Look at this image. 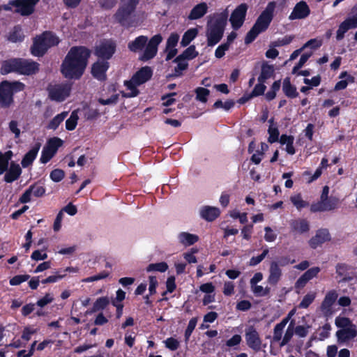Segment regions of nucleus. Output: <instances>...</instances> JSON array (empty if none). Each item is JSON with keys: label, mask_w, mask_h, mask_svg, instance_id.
Returning a JSON list of instances; mask_svg holds the SVG:
<instances>
[{"label": "nucleus", "mask_w": 357, "mask_h": 357, "mask_svg": "<svg viewBox=\"0 0 357 357\" xmlns=\"http://www.w3.org/2000/svg\"><path fill=\"white\" fill-rule=\"evenodd\" d=\"M91 55V50L86 46L70 47L61 65L63 76L70 79H79L86 70Z\"/></svg>", "instance_id": "nucleus-1"}, {"label": "nucleus", "mask_w": 357, "mask_h": 357, "mask_svg": "<svg viewBox=\"0 0 357 357\" xmlns=\"http://www.w3.org/2000/svg\"><path fill=\"white\" fill-rule=\"evenodd\" d=\"M25 87V84L20 81H2L0 83V107L9 108L14 103V95L23 91Z\"/></svg>", "instance_id": "nucleus-5"}, {"label": "nucleus", "mask_w": 357, "mask_h": 357, "mask_svg": "<svg viewBox=\"0 0 357 357\" xmlns=\"http://www.w3.org/2000/svg\"><path fill=\"white\" fill-rule=\"evenodd\" d=\"M310 14V9L304 1L298 2L289 16L290 20H301L307 17Z\"/></svg>", "instance_id": "nucleus-17"}, {"label": "nucleus", "mask_w": 357, "mask_h": 357, "mask_svg": "<svg viewBox=\"0 0 357 357\" xmlns=\"http://www.w3.org/2000/svg\"><path fill=\"white\" fill-rule=\"evenodd\" d=\"M166 291L162 294V296L166 295L167 293H172L176 288L174 276H169L166 281Z\"/></svg>", "instance_id": "nucleus-59"}, {"label": "nucleus", "mask_w": 357, "mask_h": 357, "mask_svg": "<svg viewBox=\"0 0 357 357\" xmlns=\"http://www.w3.org/2000/svg\"><path fill=\"white\" fill-rule=\"evenodd\" d=\"M168 269V265L166 262L152 263L148 265L146 270L147 272L158 271L164 273Z\"/></svg>", "instance_id": "nucleus-42"}, {"label": "nucleus", "mask_w": 357, "mask_h": 357, "mask_svg": "<svg viewBox=\"0 0 357 357\" xmlns=\"http://www.w3.org/2000/svg\"><path fill=\"white\" fill-rule=\"evenodd\" d=\"M208 10V6L205 2L197 4L191 10L188 18L190 20H198L202 17Z\"/></svg>", "instance_id": "nucleus-30"}, {"label": "nucleus", "mask_w": 357, "mask_h": 357, "mask_svg": "<svg viewBox=\"0 0 357 357\" xmlns=\"http://www.w3.org/2000/svg\"><path fill=\"white\" fill-rule=\"evenodd\" d=\"M40 0H10L9 4L15 8V13L22 16H29L33 13Z\"/></svg>", "instance_id": "nucleus-8"}, {"label": "nucleus", "mask_w": 357, "mask_h": 357, "mask_svg": "<svg viewBox=\"0 0 357 357\" xmlns=\"http://www.w3.org/2000/svg\"><path fill=\"white\" fill-rule=\"evenodd\" d=\"M162 40V37L160 33L153 36L149 40H148L144 52L139 58L140 60L147 61L153 59L157 54L158 47Z\"/></svg>", "instance_id": "nucleus-11"}, {"label": "nucleus", "mask_w": 357, "mask_h": 357, "mask_svg": "<svg viewBox=\"0 0 357 357\" xmlns=\"http://www.w3.org/2000/svg\"><path fill=\"white\" fill-rule=\"evenodd\" d=\"M153 75V71L149 66H144L137 70L133 75V80L137 84H142L149 81Z\"/></svg>", "instance_id": "nucleus-21"}, {"label": "nucleus", "mask_w": 357, "mask_h": 357, "mask_svg": "<svg viewBox=\"0 0 357 357\" xmlns=\"http://www.w3.org/2000/svg\"><path fill=\"white\" fill-rule=\"evenodd\" d=\"M139 2V0H121L119 8L135 12Z\"/></svg>", "instance_id": "nucleus-47"}, {"label": "nucleus", "mask_w": 357, "mask_h": 357, "mask_svg": "<svg viewBox=\"0 0 357 357\" xmlns=\"http://www.w3.org/2000/svg\"><path fill=\"white\" fill-rule=\"evenodd\" d=\"M22 173L21 167L18 164L12 162L9 169L4 176V181L6 183H12L17 180Z\"/></svg>", "instance_id": "nucleus-29"}, {"label": "nucleus", "mask_w": 357, "mask_h": 357, "mask_svg": "<svg viewBox=\"0 0 357 357\" xmlns=\"http://www.w3.org/2000/svg\"><path fill=\"white\" fill-rule=\"evenodd\" d=\"M40 64L31 59L15 58L2 63L1 73L2 75L16 73L19 75H32L39 71Z\"/></svg>", "instance_id": "nucleus-2"}, {"label": "nucleus", "mask_w": 357, "mask_h": 357, "mask_svg": "<svg viewBox=\"0 0 357 357\" xmlns=\"http://www.w3.org/2000/svg\"><path fill=\"white\" fill-rule=\"evenodd\" d=\"M8 41L11 43H21L24 39V34L21 25L17 24L10 31L7 36Z\"/></svg>", "instance_id": "nucleus-31"}, {"label": "nucleus", "mask_w": 357, "mask_h": 357, "mask_svg": "<svg viewBox=\"0 0 357 357\" xmlns=\"http://www.w3.org/2000/svg\"><path fill=\"white\" fill-rule=\"evenodd\" d=\"M321 269L319 267L315 266L309 268L303 275L307 279V280L310 281V280L317 277Z\"/></svg>", "instance_id": "nucleus-61"}, {"label": "nucleus", "mask_w": 357, "mask_h": 357, "mask_svg": "<svg viewBox=\"0 0 357 357\" xmlns=\"http://www.w3.org/2000/svg\"><path fill=\"white\" fill-rule=\"evenodd\" d=\"M335 325L338 328H341V329L347 328L348 327L352 326L354 325L349 318L345 317H337L335 319Z\"/></svg>", "instance_id": "nucleus-48"}, {"label": "nucleus", "mask_w": 357, "mask_h": 357, "mask_svg": "<svg viewBox=\"0 0 357 357\" xmlns=\"http://www.w3.org/2000/svg\"><path fill=\"white\" fill-rule=\"evenodd\" d=\"M109 67V62L107 61H97L93 63L91 67V74L93 77L104 81L107 78L106 72Z\"/></svg>", "instance_id": "nucleus-18"}, {"label": "nucleus", "mask_w": 357, "mask_h": 357, "mask_svg": "<svg viewBox=\"0 0 357 357\" xmlns=\"http://www.w3.org/2000/svg\"><path fill=\"white\" fill-rule=\"evenodd\" d=\"M178 239L180 243L186 247L197 243L199 241V236L196 234L183 231L178 234Z\"/></svg>", "instance_id": "nucleus-33"}, {"label": "nucleus", "mask_w": 357, "mask_h": 357, "mask_svg": "<svg viewBox=\"0 0 357 357\" xmlns=\"http://www.w3.org/2000/svg\"><path fill=\"white\" fill-rule=\"evenodd\" d=\"M331 240V236L328 229H319L314 236L309 240V245L312 249H316L326 242Z\"/></svg>", "instance_id": "nucleus-15"}, {"label": "nucleus", "mask_w": 357, "mask_h": 357, "mask_svg": "<svg viewBox=\"0 0 357 357\" xmlns=\"http://www.w3.org/2000/svg\"><path fill=\"white\" fill-rule=\"evenodd\" d=\"M176 92H172L163 95L161 97V100L164 101L162 105L165 107H169L173 105L176 102V99L174 98L173 96H176Z\"/></svg>", "instance_id": "nucleus-58"}, {"label": "nucleus", "mask_w": 357, "mask_h": 357, "mask_svg": "<svg viewBox=\"0 0 357 357\" xmlns=\"http://www.w3.org/2000/svg\"><path fill=\"white\" fill-rule=\"evenodd\" d=\"M220 211L218 208L213 206H204L200 211L201 217L208 221L212 222L215 220L219 215Z\"/></svg>", "instance_id": "nucleus-27"}, {"label": "nucleus", "mask_w": 357, "mask_h": 357, "mask_svg": "<svg viewBox=\"0 0 357 357\" xmlns=\"http://www.w3.org/2000/svg\"><path fill=\"white\" fill-rule=\"evenodd\" d=\"M315 296L312 294H307L303 298L301 302L300 303L298 307L300 308H307L310 306V305L314 301Z\"/></svg>", "instance_id": "nucleus-60"}, {"label": "nucleus", "mask_w": 357, "mask_h": 357, "mask_svg": "<svg viewBox=\"0 0 357 357\" xmlns=\"http://www.w3.org/2000/svg\"><path fill=\"white\" fill-rule=\"evenodd\" d=\"M340 199L331 196L324 202L312 203L310 206V211L312 213L330 211L337 208L340 204Z\"/></svg>", "instance_id": "nucleus-14"}, {"label": "nucleus", "mask_w": 357, "mask_h": 357, "mask_svg": "<svg viewBox=\"0 0 357 357\" xmlns=\"http://www.w3.org/2000/svg\"><path fill=\"white\" fill-rule=\"evenodd\" d=\"M291 203L296 207L298 210H301L303 208L308 206L309 203L306 201H304L302 199V196L301 194H297L294 196H291L290 198Z\"/></svg>", "instance_id": "nucleus-44"}, {"label": "nucleus", "mask_w": 357, "mask_h": 357, "mask_svg": "<svg viewBox=\"0 0 357 357\" xmlns=\"http://www.w3.org/2000/svg\"><path fill=\"white\" fill-rule=\"evenodd\" d=\"M29 189H31V192L36 197H40L45 193V188L37 183L31 185Z\"/></svg>", "instance_id": "nucleus-55"}, {"label": "nucleus", "mask_w": 357, "mask_h": 357, "mask_svg": "<svg viewBox=\"0 0 357 357\" xmlns=\"http://www.w3.org/2000/svg\"><path fill=\"white\" fill-rule=\"evenodd\" d=\"M248 6L245 3H242L232 11L229 22L234 30H238L244 24L245 20Z\"/></svg>", "instance_id": "nucleus-10"}, {"label": "nucleus", "mask_w": 357, "mask_h": 357, "mask_svg": "<svg viewBox=\"0 0 357 357\" xmlns=\"http://www.w3.org/2000/svg\"><path fill=\"white\" fill-rule=\"evenodd\" d=\"M275 74L274 66L267 61H263L261 65V73L258 77L259 82H266L267 79L273 77Z\"/></svg>", "instance_id": "nucleus-22"}, {"label": "nucleus", "mask_w": 357, "mask_h": 357, "mask_svg": "<svg viewBox=\"0 0 357 357\" xmlns=\"http://www.w3.org/2000/svg\"><path fill=\"white\" fill-rule=\"evenodd\" d=\"M165 347L171 351H176L179 347V342L174 338L169 337L165 341Z\"/></svg>", "instance_id": "nucleus-64"}, {"label": "nucleus", "mask_w": 357, "mask_h": 357, "mask_svg": "<svg viewBox=\"0 0 357 357\" xmlns=\"http://www.w3.org/2000/svg\"><path fill=\"white\" fill-rule=\"evenodd\" d=\"M294 324V321H291L286 331V333H285L282 340L280 346H284V345L287 344L292 338L293 335H294V330H293Z\"/></svg>", "instance_id": "nucleus-51"}, {"label": "nucleus", "mask_w": 357, "mask_h": 357, "mask_svg": "<svg viewBox=\"0 0 357 357\" xmlns=\"http://www.w3.org/2000/svg\"><path fill=\"white\" fill-rule=\"evenodd\" d=\"M357 28V14L351 17H347L339 25L336 32V40H342L344 38L345 33L351 29Z\"/></svg>", "instance_id": "nucleus-16"}, {"label": "nucleus", "mask_w": 357, "mask_h": 357, "mask_svg": "<svg viewBox=\"0 0 357 357\" xmlns=\"http://www.w3.org/2000/svg\"><path fill=\"white\" fill-rule=\"evenodd\" d=\"M228 12L227 10L215 13L207 23V44L208 46H214L222 39L227 24Z\"/></svg>", "instance_id": "nucleus-3"}, {"label": "nucleus", "mask_w": 357, "mask_h": 357, "mask_svg": "<svg viewBox=\"0 0 357 357\" xmlns=\"http://www.w3.org/2000/svg\"><path fill=\"white\" fill-rule=\"evenodd\" d=\"M177 66L174 68V76L180 77L183 75V71L188 68V63L185 60L174 61Z\"/></svg>", "instance_id": "nucleus-53"}, {"label": "nucleus", "mask_w": 357, "mask_h": 357, "mask_svg": "<svg viewBox=\"0 0 357 357\" xmlns=\"http://www.w3.org/2000/svg\"><path fill=\"white\" fill-rule=\"evenodd\" d=\"M245 339L248 347L258 352L261 349V339L254 326H248L245 330Z\"/></svg>", "instance_id": "nucleus-13"}, {"label": "nucleus", "mask_w": 357, "mask_h": 357, "mask_svg": "<svg viewBox=\"0 0 357 357\" xmlns=\"http://www.w3.org/2000/svg\"><path fill=\"white\" fill-rule=\"evenodd\" d=\"M294 38V36L287 35L284 37H283L282 38L278 39L274 43V46L281 47V46H284V45H289L292 42Z\"/></svg>", "instance_id": "nucleus-62"}, {"label": "nucleus", "mask_w": 357, "mask_h": 357, "mask_svg": "<svg viewBox=\"0 0 357 357\" xmlns=\"http://www.w3.org/2000/svg\"><path fill=\"white\" fill-rule=\"evenodd\" d=\"M65 176V172L61 169H55L50 172V178L56 183L60 182Z\"/></svg>", "instance_id": "nucleus-57"}, {"label": "nucleus", "mask_w": 357, "mask_h": 357, "mask_svg": "<svg viewBox=\"0 0 357 357\" xmlns=\"http://www.w3.org/2000/svg\"><path fill=\"white\" fill-rule=\"evenodd\" d=\"M198 318L197 317H192L188 322V325L184 333V337L185 342H188L195 330L197 323Z\"/></svg>", "instance_id": "nucleus-46"}, {"label": "nucleus", "mask_w": 357, "mask_h": 357, "mask_svg": "<svg viewBox=\"0 0 357 357\" xmlns=\"http://www.w3.org/2000/svg\"><path fill=\"white\" fill-rule=\"evenodd\" d=\"M162 40V37L160 33L153 36L149 40H148L144 52L139 58L140 60L147 61L153 59L157 54L158 47Z\"/></svg>", "instance_id": "nucleus-12"}, {"label": "nucleus", "mask_w": 357, "mask_h": 357, "mask_svg": "<svg viewBox=\"0 0 357 357\" xmlns=\"http://www.w3.org/2000/svg\"><path fill=\"white\" fill-rule=\"evenodd\" d=\"M355 82L354 77H349V79H342L337 82L334 87V91H337L346 89L349 83H354Z\"/></svg>", "instance_id": "nucleus-56"}, {"label": "nucleus", "mask_w": 357, "mask_h": 357, "mask_svg": "<svg viewBox=\"0 0 357 357\" xmlns=\"http://www.w3.org/2000/svg\"><path fill=\"white\" fill-rule=\"evenodd\" d=\"M196 94V100L206 103L208 100V96L210 95V91L204 87H197L195 90Z\"/></svg>", "instance_id": "nucleus-41"}, {"label": "nucleus", "mask_w": 357, "mask_h": 357, "mask_svg": "<svg viewBox=\"0 0 357 357\" xmlns=\"http://www.w3.org/2000/svg\"><path fill=\"white\" fill-rule=\"evenodd\" d=\"M109 303V298L107 296L99 297L93 303L92 307L86 311V314H92L100 310H105Z\"/></svg>", "instance_id": "nucleus-34"}, {"label": "nucleus", "mask_w": 357, "mask_h": 357, "mask_svg": "<svg viewBox=\"0 0 357 357\" xmlns=\"http://www.w3.org/2000/svg\"><path fill=\"white\" fill-rule=\"evenodd\" d=\"M275 7L276 3L275 1L269 2L258 17L260 18V20H262L268 24H271L273 19Z\"/></svg>", "instance_id": "nucleus-32"}, {"label": "nucleus", "mask_w": 357, "mask_h": 357, "mask_svg": "<svg viewBox=\"0 0 357 357\" xmlns=\"http://www.w3.org/2000/svg\"><path fill=\"white\" fill-rule=\"evenodd\" d=\"M294 313V311L291 310L285 318L275 326L273 337L274 342H279L282 339L283 330Z\"/></svg>", "instance_id": "nucleus-24"}, {"label": "nucleus", "mask_w": 357, "mask_h": 357, "mask_svg": "<svg viewBox=\"0 0 357 357\" xmlns=\"http://www.w3.org/2000/svg\"><path fill=\"white\" fill-rule=\"evenodd\" d=\"M40 148V144L36 143L35 145L24 155L21 164L24 168L30 166L36 159L38 151Z\"/></svg>", "instance_id": "nucleus-25"}, {"label": "nucleus", "mask_w": 357, "mask_h": 357, "mask_svg": "<svg viewBox=\"0 0 357 357\" xmlns=\"http://www.w3.org/2000/svg\"><path fill=\"white\" fill-rule=\"evenodd\" d=\"M63 144V141L61 139L57 137H54L47 141V145L45 146L53 151L54 153H56L59 148L61 147Z\"/></svg>", "instance_id": "nucleus-43"}, {"label": "nucleus", "mask_w": 357, "mask_h": 357, "mask_svg": "<svg viewBox=\"0 0 357 357\" xmlns=\"http://www.w3.org/2000/svg\"><path fill=\"white\" fill-rule=\"evenodd\" d=\"M357 335V329L355 325L347 328L340 329L336 332V336L339 342H344L354 339Z\"/></svg>", "instance_id": "nucleus-20"}, {"label": "nucleus", "mask_w": 357, "mask_h": 357, "mask_svg": "<svg viewBox=\"0 0 357 357\" xmlns=\"http://www.w3.org/2000/svg\"><path fill=\"white\" fill-rule=\"evenodd\" d=\"M262 33L261 31H259V30L255 27L254 25L250 29V30L247 33L245 39L244 43L245 45H249L252 43L258 36L259 34Z\"/></svg>", "instance_id": "nucleus-45"}, {"label": "nucleus", "mask_w": 357, "mask_h": 357, "mask_svg": "<svg viewBox=\"0 0 357 357\" xmlns=\"http://www.w3.org/2000/svg\"><path fill=\"white\" fill-rule=\"evenodd\" d=\"M282 89L284 94L289 98L294 99L299 96L296 86L291 83L288 77L283 79Z\"/></svg>", "instance_id": "nucleus-26"}, {"label": "nucleus", "mask_w": 357, "mask_h": 357, "mask_svg": "<svg viewBox=\"0 0 357 357\" xmlns=\"http://www.w3.org/2000/svg\"><path fill=\"white\" fill-rule=\"evenodd\" d=\"M68 115L67 112H63L55 116L47 124L46 128L49 130H56Z\"/></svg>", "instance_id": "nucleus-38"}, {"label": "nucleus", "mask_w": 357, "mask_h": 357, "mask_svg": "<svg viewBox=\"0 0 357 357\" xmlns=\"http://www.w3.org/2000/svg\"><path fill=\"white\" fill-rule=\"evenodd\" d=\"M78 116L73 112L70 116L66 121V129L72 131L75 129L77 125Z\"/></svg>", "instance_id": "nucleus-49"}, {"label": "nucleus", "mask_w": 357, "mask_h": 357, "mask_svg": "<svg viewBox=\"0 0 357 357\" xmlns=\"http://www.w3.org/2000/svg\"><path fill=\"white\" fill-rule=\"evenodd\" d=\"M199 53L196 50L195 45H190L186 48L181 54L176 56L174 61L179 60H192L198 56Z\"/></svg>", "instance_id": "nucleus-35"}, {"label": "nucleus", "mask_w": 357, "mask_h": 357, "mask_svg": "<svg viewBox=\"0 0 357 357\" xmlns=\"http://www.w3.org/2000/svg\"><path fill=\"white\" fill-rule=\"evenodd\" d=\"M273 121H274L273 118H271L268 121V122L271 123V125L268 129V132L269 134L268 141L271 144L278 142L279 139V135H280V132H279L278 127H276V126L273 127Z\"/></svg>", "instance_id": "nucleus-39"}, {"label": "nucleus", "mask_w": 357, "mask_h": 357, "mask_svg": "<svg viewBox=\"0 0 357 357\" xmlns=\"http://www.w3.org/2000/svg\"><path fill=\"white\" fill-rule=\"evenodd\" d=\"M147 42V36H139L135 38L134 40H132L128 43V48L132 52H138L145 49Z\"/></svg>", "instance_id": "nucleus-23"}, {"label": "nucleus", "mask_w": 357, "mask_h": 357, "mask_svg": "<svg viewBox=\"0 0 357 357\" xmlns=\"http://www.w3.org/2000/svg\"><path fill=\"white\" fill-rule=\"evenodd\" d=\"M55 154L56 153H54L47 147L44 146L40 158V162L43 164L47 163L54 156Z\"/></svg>", "instance_id": "nucleus-50"}, {"label": "nucleus", "mask_w": 357, "mask_h": 357, "mask_svg": "<svg viewBox=\"0 0 357 357\" xmlns=\"http://www.w3.org/2000/svg\"><path fill=\"white\" fill-rule=\"evenodd\" d=\"M71 89L72 84L69 82L50 85L47 87L48 96L50 100L61 102L70 96Z\"/></svg>", "instance_id": "nucleus-6"}, {"label": "nucleus", "mask_w": 357, "mask_h": 357, "mask_svg": "<svg viewBox=\"0 0 357 357\" xmlns=\"http://www.w3.org/2000/svg\"><path fill=\"white\" fill-rule=\"evenodd\" d=\"M116 50V44L112 39L103 40L95 48V55L104 61L110 59Z\"/></svg>", "instance_id": "nucleus-7"}, {"label": "nucleus", "mask_w": 357, "mask_h": 357, "mask_svg": "<svg viewBox=\"0 0 357 357\" xmlns=\"http://www.w3.org/2000/svg\"><path fill=\"white\" fill-rule=\"evenodd\" d=\"M124 85L126 86L128 90H130V92L121 91V96L123 98H134L139 95V91L137 88V86L140 84H137L136 81L133 80V77H131L130 80H126L124 82Z\"/></svg>", "instance_id": "nucleus-28"}, {"label": "nucleus", "mask_w": 357, "mask_h": 357, "mask_svg": "<svg viewBox=\"0 0 357 357\" xmlns=\"http://www.w3.org/2000/svg\"><path fill=\"white\" fill-rule=\"evenodd\" d=\"M198 30L196 28H192L187 30L182 36L181 45L182 47L188 46L197 36Z\"/></svg>", "instance_id": "nucleus-37"}, {"label": "nucleus", "mask_w": 357, "mask_h": 357, "mask_svg": "<svg viewBox=\"0 0 357 357\" xmlns=\"http://www.w3.org/2000/svg\"><path fill=\"white\" fill-rule=\"evenodd\" d=\"M293 231H298L301 234L307 232L310 230V225L307 220L301 219L294 220L291 224Z\"/></svg>", "instance_id": "nucleus-36"}, {"label": "nucleus", "mask_w": 357, "mask_h": 357, "mask_svg": "<svg viewBox=\"0 0 357 357\" xmlns=\"http://www.w3.org/2000/svg\"><path fill=\"white\" fill-rule=\"evenodd\" d=\"M30 278V275L28 274L24 275H17L10 279L9 283L11 286L20 285L24 282L27 281Z\"/></svg>", "instance_id": "nucleus-52"}, {"label": "nucleus", "mask_w": 357, "mask_h": 357, "mask_svg": "<svg viewBox=\"0 0 357 357\" xmlns=\"http://www.w3.org/2000/svg\"><path fill=\"white\" fill-rule=\"evenodd\" d=\"M13 155L11 151H8L4 154L0 153V174L7 171L9 160Z\"/></svg>", "instance_id": "nucleus-40"}, {"label": "nucleus", "mask_w": 357, "mask_h": 357, "mask_svg": "<svg viewBox=\"0 0 357 357\" xmlns=\"http://www.w3.org/2000/svg\"><path fill=\"white\" fill-rule=\"evenodd\" d=\"M268 249L266 248L263 250L262 253L258 256L252 257L249 261V265L251 266H255L261 263L264 258L267 256L268 254Z\"/></svg>", "instance_id": "nucleus-54"}, {"label": "nucleus", "mask_w": 357, "mask_h": 357, "mask_svg": "<svg viewBox=\"0 0 357 357\" xmlns=\"http://www.w3.org/2000/svg\"><path fill=\"white\" fill-rule=\"evenodd\" d=\"M321 81V77L319 75H318L317 76H314L312 79H308V78L303 79V82L305 84L308 85L310 87H312V89L313 87L318 86L320 84Z\"/></svg>", "instance_id": "nucleus-63"}, {"label": "nucleus", "mask_w": 357, "mask_h": 357, "mask_svg": "<svg viewBox=\"0 0 357 357\" xmlns=\"http://www.w3.org/2000/svg\"><path fill=\"white\" fill-rule=\"evenodd\" d=\"M135 11L126 10L122 8L117 9L113 15V18L116 22L121 26L129 29L135 25Z\"/></svg>", "instance_id": "nucleus-9"}, {"label": "nucleus", "mask_w": 357, "mask_h": 357, "mask_svg": "<svg viewBox=\"0 0 357 357\" xmlns=\"http://www.w3.org/2000/svg\"><path fill=\"white\" fill-rule=\"evenodd\" d=\"M59 43V37L54 32L45 31L33 38L30 51L34 56H43L50 48L58 45Z\"/></svg>", "instance_id": "nucleus-4"}, {"label": "nucleus", "mask_w": 357, "mask_h": 357, "mask_svg": "<svg viewBox=\"0 0 357 357\" xmlns=\"http://www.w3.org/2000/svg\"><path fill=\"white\" fill-rule=\"evenodd\" d=\"M282 276V271L280 267H279L278 263L276 261H273L270 264L269 275L267 279V282L271 286H276L281 280Z\"/></svg>", "instance_id": "nucleus-19"}]
</instances>
